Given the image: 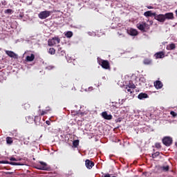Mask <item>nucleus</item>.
<instances>
[{"label": "nucleus", "mask_w": 177, "mask_h": 177, "mask_svg": "<svg viewBox=\"0 0 177 177\" xmlns=\"http://www.w3.org/2000/svg\"><path fill=\"white\" fill-rule=\"evenodd\" d=\"M53 12L49 10H44L40 12V13L38 15L39 19H41V20H44L45 19H48L49 16L52 15Z\"/></svg>", "instance_id": "obj_1"}, {"label": "nucleus", "mask_w": 177, "mask_h": 177, "mask_svg": "<svg viewBox=\"0 0 177 177\" xmlns=\"http://www.w3.org/2000/svg\"><path fill=\"white\" fill-rule=\"evenodd\" d=\"M48 44L49 46H54V45H57V44H60V39L56 37H53L48 39Z\"/></svg>", "instance_id": "obj_2"}, {"label": "nucleus", "mask_w": 177, "mask_h": 177, "mask_svg": "<svg viewBox=\"0 0 177 177\" xmlns=\"http://www.w3.org/2000/svg\"><path fill=\"white\" fill-rule=\"evenodd\" d=\"M137 28L141 31H145V30H149V24H146V22H140L137 24Z\"/></svg>", "instance_id": "obj_3"}, {"label": "nucleus", "mask_w": 177, "mask_h": 177, "mask_svg": "<svg viewBox=\"0 0 177 177\" xmlns=\"http://www.w3.org/2000/svg\"><path fill=\"white\" fill-rule=\"evenodd\" d=\"M5 53L9 56V57H12V59H19V55L12 50H6Z\"/></svg>", "instance_id": "obj_4"}, {"label": "nucleus", "mask_w": 177, "mask_h": 177, "mask_svg": "<svg viewBox=\"0 0 177 177\" xmlns=\"http://www.w3.org/2000/svg\"><path fill=\"white\" fill-rule=\"evenodd\" d=\"M162 143L165 146H171L172 145V138L171 137H165L162 139Z\"/></svg>", "instance_id": "obj_5"}, {"label": "nucleus", "mask_w": 177, "mask_h": 177, "mask_svg": "<svg viewBox=\"0 0 177 177\" xmlns=\"http://www.w3.org/2000/svg\"><path fill=\"white\" fill-rule=\"evenodd\" d=\"M155 19L158 21H160V23H164L165 21V17L162 14L157 15L155 14Z\"/></svg>", "instance_id": "obj_6"}, {"label": "nucleus", "mask_w": 177, "mask_h": 177, "mask_svg": "<svg viewBox=\"0 0 177 177\" xmlns=\"http://www.w3.org/2000/svg\"><path fill=\"white\" fill-rule=\"evenodd\" d=\"M99 64L102 66V68H105V70H109V68H110V64L106 60H102Z\"/></svg>", "instance_id": "obj_7"}, {"label": "nucleus", "mask_w": 177, "mask_h": 177, "mask_svg": "<svg viewBox=\"0 0 177 177\" xmlns=\"http://www.w3.org/2000/svg\"><path fill=\"white\" fill-rule=\"evenodd\" d=\"M165 16V20H174L175 19V17H174V12H167Z\"/></svg>", "instance_id": "obj_8"}, {"label": "nucleus", "mask_w": 177, "mask_h": 177, "mask_svg": "<svg viewBox=\"0 0 177 177\" xmlns=\"http://www.w3.org/2000/svg\"><path fill=\"white\" fill-rule=\"evenodd\" d=\"M37 169H40L41 171H47L48 167L46 162H40V165L38 166Z\"/></svg>", "instance_id": "obj_9"}, {"label": "nucleus", "mask_w": 177, "mask_h": 177, "mask_svg": "<svg viewBox=\"0 0 177 177\" xmlns=\"http://www.w3.org/2000/svg\"><path fill=\"white\" fill-rule=\"evenodd\" d=\"M86 167L88 168V169H91V168L95 165V163L89 160H86Z\"/></svg>", "instance_id": "obj_10"}, {"label": "nucleus", "mask_w": 177, "mask_h": 177, "mask_svg": "<svg viewBox=\"0 0 177 177\" xmlns=\"http://www.w3.org/2000/svg\"><path fill=\"white\" fill-rule=\"evenodd\" d=\"M102 118H104V120H112L113 115H109L106 111L102 113Z\"/></svg>", "instance_id": "obj_11"}, {"label": "nucleus", "mask_w": 177, "mask_h": 177, "mask_svg": "<svg viewBox=\"0 0 177 177\" xmlns=\"http://www.w3.org/2000/svg\"><path fill=\"white\" fill-rule=\"evenodd\" d=\"M34 59H35V55L34 54H30L26 56L25 62H33Z\"/></svg>", "instance_id": "obj_12"}, {"label": "nucleus", "mask_w": 177, "mask_h": 177, "mask_svg": "<svg viewBox=\"0 0 177 177\" xmlns=\"http://www.w3.org/2000/svg\"><path fill=\"white\" fill-rule=\"evenodd\" d=\"M147 97H149V95L145 93H141L138 95V98L140 99V100H143V99H147Z\"/></svg>", "instance_id": "obj_13"}, {"label": "nucleus", "mask_w": 177, "mask_h": 177, "mask_svg": "<svg viewBox=\"0 0 177 177\" xmlns=\"http://www.w3.org/2000/svg\"><path fill=\"white\" fill-rule=\"evenodd\" d=\"M154 86L156 88V89H161V88H162V82L158 80L154 82Z\"/></svg>", "instance_id": "obj_14"}, {"label": "nucleus", "mask_w": 177, "mask_h": 177, "mask_svg": "<svg viewBox=\"0 0 177 177\" xmlns=\"http://www.w3.org/2000/svg\"><path fill=\"white\" fill-rule=\"evenodd\" d=\"M127 32L129 34V35L136 36L138 34V30L133 28H131L127 30Z\"/></svg>", "instance_id": "obj_15"}, {"label": "nucleus", "mask_w": 177, "mask_h": 177, "mask_svg": "<svg viewBox=\"0 0 177 177\" xmlns=\"http://www.w3.org/2000/svg\"><path fill=\"white\" fill-rule=\"evenodd\" d=\"M145 17H151V16H156V12H152L151 11H147L144 13Z\"/></svg>", "instance_id": "obj_16"}, {"label": "nucleus", "mask_w": 177, "mask_h": 177, "mask_svg": "<svg viewBox=\"0 0 177 177\" xmlns=\"http://www.w3.org/2000/svg\"><path fill=\"white\" fill-rule=\"evenodd\" d=\"M156 59H162L164 57V53L159 52L155 54Z\"/></svg>", "instance_id": "obj_17"}, {"label": "nucleus", "mask_w": 177, "mask_h": 177, "mask_svg": "<svg viewBox=\"0 0 177 177\" xmlns=\"http://www.w3.org/2000/svg\"><path fill=\"white\" fill-rule=\"evenodd\" d=\"M6 142L8 145H12L13 143V139L10 137H7L6 138Z\"/></svg>", "instance_id": "obj_18"}, {"label": "nucleus", "mask_w": 177, "mask_h": 177, "mask_svg": "<svg viewBox=\"0 0 177 177\" xmlns=\"http://www.w3.org/2000/svg\"><path fill=\"white\" fill-rule=\"evenodd\" d=\"M65 37H66V38H71V37H73V32L71 31H68L65 33Z\"/></svg>", "instance_id": "obj_19"}, {"label": "nucleus", "mask_w": 177, "mask_h": 177, "mask_svg": "<svg viewBox=\"0 0 177 177\" xmlns=\"http://www.w3.org/2000/svg\"><path fill=\"white\" fill-rule=\"evenodd\" d=\"M144 64H151V59H145L143 62Z\"/></svg>", "instance_id": "obj_20"}, {"label": "nucleus", "mask_w": 177, "mask_h": 177, "mask_svg": "<svg viewBox=\"0 0 177 177\" xmlns=\"http://www.w3.org/2000/svg\"><path fill=\"white\" fill-rule=\"evenodd\" d=\"M168 49H169L170 50H172L174 49H175L176 46L174 44H171L167 46Z\"/></svg>", "instance_id": "obj_21"}, {"label": "nucleus", "mask_w": 177, "mask_h": 177, "mask_svg": "<svg viewBox=\"0 0 177 177\" xmlns=\"http://www.w3.org/2000/svg\"><path fill=\"white\" fill-rule=\"evenodd\" d=\"M73 145L74 146V147H77L78 145H80V140H75L73 141Z\"/></svg>", "instance_id": "obj_22"}, {"label": "nucleus", "mask_w": 177, "mask_h": 177, "mask_svg": "<svg viewBox=\"0 0 177 177\" xmlns=\"http://www.w3.org/2000/svg\"><path fill=\"white\" fill-rule=\"evenodd\" d=\"M48 53H50V55H55V53H56V50H55V48H50L48 50Z\"/></svg>", "instance_id": "obj_23"}, {"label": "nucleus", "mask_w": 177, "mask_h": 177, "mask_svg": "<svg viewBox=\"0 0 177 177\" xmlns=\"http://www.w3.org/2000/svg\"><path fill=\"white\" fill-rule=\"evenodd\" d=\"M126 91L128 92V93H133V88H131L128 87L127 86H126Z\"/></svg>", "instance_id": "obj_24"}, {"label": "nucleus", "mask_w": 177, "mask_h": 177, "mask_svg": "<svg viewBox=\"0 0 177 177\" xmlns=\"http://www.w3.org/2000/svg\"><path fill=\"white\" fill-rule=\"evenodd\" d=\"M127 87L131 88L133 90L134 88H136V86L133 84V83H130L129 85L127 86Z\"/></svg>", "instance_id": "obj_25"}, {"label": "nucleus", "mask_w": 177, "mask_h": 177, "mask_svg": "<svg viewBox=\"0 0 177 177\" xmlns=\"http://www.w3.org/2000/svg\"><path fill=\"white\" fill-rule=\"evenodd\" d=\"M158 156H160V152H156V153L152 154L151 157L152 158H156Z\"/></svg>", "instance_id": "obj_26"}, {"label": "nucleus", "mask_w": 177, "mask_h": 177, "mask_svg": "<svg viewBox=\"0 0 177 177\" xmlns=\"http://www.w3.org/2000/svg\"><path fill=\"white\" fill-rule=\"evenodd\" d=\"M48 111H49V109H46V111H42L41 115H45V114L48 113Z\"/></svg>", "instance_id": "obj_27"}, {"label": "nucleus", "mask_w": 177, "mask_h": 177, "mask_svg": "<svg viewBox=\"0 0 177 177\" xmlns=\"http://www.w3.org/2000/svg\"><path fill=\"white\" fill-rule=\"evenodd\" d=\"M155 147H156V149H161V144H160L159 142H156L155 144Z\"/></svg>", "instance_id": "obj_28"}, {"label": "nucleus", "mask_w": 177, "mask_h": 177, "mask_svg": "<svg viewBox=\"0 0 177 177\" xmlns=\"http://www.w3.org/2000/svg\"><path fill=\"white\" fill-rule=\"evenodd\" d=\"M170 114H171V115H172V117H174V118H175V117L177 116V113H175V111H171L170 112Z\"/></svg>", "instance_id": "obj_29"}, {"label": "nucleus", "mask_w": 177, "mask_h": 177, "mask_svg": "<svg viewBox=\"0 0 177 177\" xmlns=\"http://www.w3.org/2000/svg\"><path fill=\"white\" fill-rule=\"evenodd\" d=\"M162 169H163V171H169V166L163 167Z\"/></svg>", "instance_id": "obj_30"}, {"label": "nucleus", "mask_w": 177, "mask_h": 177, "mask_svg": "<svg viewBox=\"0 0 177 177\" xmlns=\"http://www.w3.org/2000/svg\"><path fill=\"white\" fill-rule=\"evenodd\" d=\"M53 68V66H48L46 67L47 70H52Z\"/></svg>", "instance_id": "obj_31"}, {"label": "nucleus", "mask_w": 177, "mask_h": 177, "mask_svg": "<svg viewBox=\"0 0 177 177\" xmlns=\"http://www.w3.org/2000/svg\"><path fill=\"white\" fill-rule=\"evenodd\" d=\"M71 114H72V115H77L78 114V113H77L76 111H72Z\"/></svg>", "instance_id": "obj_32"}, {"label": "nucleus", "mask_w": 177, "mask_h": 177, "mask_svg": "<svg viewBox=\"0 0 177 177\" xmlns=\"http://www.w3.org/2000/svg\"><path fill=\"white\" fill-rule=\"evenodd\" d=\"M10 164H11V165H19L18 163L15 162H11Z\"/></svg>", "instance_id": "obj_33"}, {"label": "nucleus", "mask_w": 177, "mask_h": 177, "mask_svg": "<svg viewBox=\"0 0 177 177\" xmlns=\"http://www.w3.org/2000/svg\"><path fill=\"white\" fill-rule=\"evenodd\" d=\"M10 161H17L15 158H10Z\"/></svg>", "instance_id": "obj_34"}, {"label": "nucleus", "mask_w": 177, "mask_h": 177, "mask_svg": "<svg viewBox=\"0 0 177 177\" xmlns=\"http://www.w3.org/2000/svg\"><path fill=\"white\" fill-rule=\"evenodd\" d=\"M6 12H7V13H12V10L8 9V10H6Z\"/></svg>", "instance_id": "obj_35"}, {"label": "nucleus", "mask_w": 177, "mask_h": 177, "mask_svg": "<svg viewBox=\"0 0 177 177\" xmlns=\"http://www.w3.org/2000/svg\"><path fill=\"white\" fill-rule=\"evenodd\" d=\"M46 124H47V125H50V121L47 120V121L46 122Z\"/></svg>", "instance_id": "obj_36"}, {"label": "nucleus", "mask_w": 177, "mask_h": 177, "mask_svg": "<svg viewBox=\"0 0 177 177\" xmlns=\"http://www.w3.org/2000/svg\"><path fill=\"white\" fill-rule=\"evenodd\" d=\"M88 35H95V32H88Z\"/></svg>", "instance_id": "obj_37"}, {"label": "nucleus", "mask_w": 177, "mask_h": 177, "mask_svg": "<svg viewBox=\"0 0 177 177\" xmlns=\"http://www.w3.org/2000/svg\"><path fill=\"white\" fill-rule=\"evenodd\" d=\"M147 8L148 9H153V6H148Z\"/></svg>", "instance_id": "obj_38"}, {"label": "nucleus", "mask_w": 177, "mask_h": 177, "mask_svg": "<svg viewBox=\"0 0 177 177\" xmlns=\"http://www.w3.org/2000/svg\"><path fill=\"white\" fill-rule=\"evenodd\" d=\"M104 177H110V174H106Z\"/></svg>", "instance_id": "obj_39"}, {"label": "nucleus", "mask_w": 177, "mask_h": 177, "mask_svg": "<svg viewBox=\"0 0 177 177\" xmlns=\"http://www.w3.org/2000/svg\"><path fill=\"white\" fill-rule=\"evenodd\" d=\"M92 90V87L88 88V91H91Z\"/></svg>", "instance_id": "obj_40"}, {"label": "nucleus", "mask_w": 177, "mask_h": 177, "mask_svg": "<svg viewBox=\"0 0 177 177\" xmlns=\"http://www.w3.org/2000/svg\"><path fill=\"white\" fill-rule=\"evenodd\" d=\"M35 120H37V116H35Z\"/></svg>", "instance_id": "obj_41"}, {"label": "nucleus", "mask_w": 177, "mask_h": 177, "mask_svg": "<svg viewBox=\"0 0 177 177\" xmlns=\"http://www.w3.org/2000/svg\"><path fill=\"white\" fill-rule=\"evenodd\" d=\"M0 7H1V4H0Z\"/></svg>", "instance_id": "obj_42"}]
</instances>
